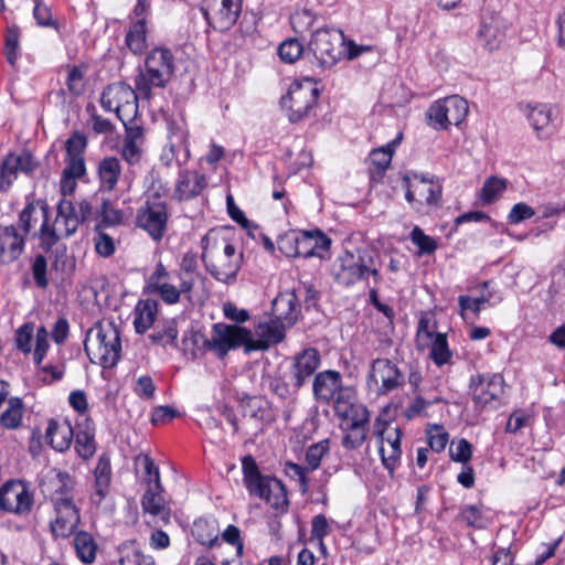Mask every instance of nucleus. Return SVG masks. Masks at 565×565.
I'll list each match as a JSON object with an SVG mask.
<instances>
[{
  "mask_svg": "<svg viewBox=\"0 0 565 565\" xmlns=\"http://www.w3.org/2000/svg\"><path fill=\"white\" fill-rule=\"evenodd\" d=\"M507 25L502 17L497 13H484L477 32L479 44L487 51L498 50L505 39Z\"/></svg>",
  "mask_w": 565,
  "mask_h": 565,
  "instance_id": "20",
  "label": "nucleus"
},
{
  "mask_svg": "<svg viewBox=\"0 0 565 565\" xmlns=\"http://www.w3.org/2000/svg\"><path fill=\"white\" fill-rule=\"evenodd\" d=\"M179 285H173L171 274L162 263L157 264L154 271L149 277L151 290L159 295L167 305H175L182 299L192 302V292L195 285L203 279L198 270L196 257L193 254H185L175 273Z\"/></svg>",
  "mask_w": 565,
  "mask_h": 565,
  "instance_id": "1",
  "label": "nucleus"
},
{
  "mask_svg": "<svg viewBox=\"0 0 565 565\" xmlns=\"http://www.w3.org/2000/svg\"><path fill=\"white\" fill-rule=\"evenodd\" d=\"M182 345L185 353H190L193 359L204 354L205 351H212V340L206 338L199 330L185 332L182 339Z\"/></svg>",
  "mask_w": 565,
  "mask_h": 565,
  "instance_id": "38",
  "label": "nucleus"
},
{
  "mask_svg": "<svg viewBox=\"0 0 565 565\" xmlns=\"http://www.w3.org/2000/svg\"><path fill=\"white\" fill-rule=\"evenodd\" d=\"M94 479L95 481L90 499L94 504L99 505L107 497L111 482V465L110 458L107 454H102L99 456L94 469Z\"/></svg>",
  "mask_w": 565,
  "mask_h": 565,
  "instance_id": "29",
  "label": "nucleus"
},
{
  "mask_svg": "<svg viewBox=\"0 0 565 565\" xmlns=\"http://www.w3.org/2000/svg\"><path fill=\"white\" fill-rule=\"evenodd\" d=\"M243 481L250 495L265 500L271 508L286 511L288 498L285 486L276 478L260 473L253 456L242 459Z\"/></svg>",
  "mask_w": 565,
  "mask_h": 565,
  "instance_id": "4",
  "label": "nucleus"
},
{
  "mask_svg": "<svg viewBox=\"0 0 565 565\" xmlns=\"http://www.w3.org/2000/svg\"><path fill=\"white\" fill-rule=\"evenodd\" d=\"M85 72L81 66H73L66 78L68 92L74 96H79L85 90Z\"/></svg>",
  "mask_w": 565,
  "mask_h": 565,
  "instance_id": "57",
  "label": "nucleus"
},
{
  "mask_svg": "<svg viewBox=\"0 0 565 565\" xmlns=\"http://www.w3.org/2000/svg\"><path fill=\"white\" fill-rule=\"evenodd\" d=\"M39 163L30 152L9 153L0 164V191L7 192L17 180L19 172L30 175Z\"/></svg>",
  "mask_w": 565,
  "mask_h": 565,
  "instance_id": "18",
  "label": "nucleus"
},
{
  "mask_svg": "<svg viewBox=\"0 0 565 565\" xmlns=\"http://www.w3.org/2000/svg\"><path fill=\"white\" fill-rule=\"evenodd\" d=\"M126 46L135 55H140L147 47V19L131 22L125 38Z\"/></svg>",
  "mask_w": 565,
  "mask_h": 565,
  "instance_id": "36",
  "label": "nucleus"
},
{
  "mask_svg": "<svg viewBox=\"0 0 565 565\" xmlns=\"http://www.w3.org/2000/svg\"><path fill=\"white\" fill-rule=\"evenodd\" d=\"M74 433L75 430L70 423L63 422L60 424L51 419L47 424L45 437L52 448L57 451H64L71 446Z\"/></svg>",
  "mask_w": 565,
  "mask_h": 565,
  "instance_id": "33",
  "label": "nucleus"
},
{
  "mask_svg": "<svg viewBox=\"0 0 565 565\" xmlns=\"http://www.w3.org/2000/svg\"><path fill=\"white\" fill-rule=\"evenodd\" d=\"M344 36L335 29L317 30L309 42L316 63L321 68H330L338 63L343 55Z\"/></svg>",
  "mask_w": 565,
  "mask_h": 565,
  "instance_id": "10",
  "label": "nucleus"
},
{
  "mask_svg": "<svg viewBox=\"0 0 565 565\" xmlns=\"http://www.w3.org/2000/svg\"><path fill=\"white\" fill-rule=\"evenodd\" d=\"M437 333L438 332H435V324L430 322V319L427 316H422L418 321L416 333L417 349H427Z\"/></svg>",
  "mask_w": 565,
  "mask_h": 565,
  "instance_id": "51",
  "label": "nucleus"
},
{
  "mask_svg": "<svg viewBox=\"0 0 565 565\" xmlns=\"http://www.w3.org/2000/svg\"><path fill=\"white\" fill-rule=\"evenodd\" d=\"M23 414L22 401L19 397L8 399V407L0 416V423L3 427L15 429L20 426Z\"/></svg>",
  "mask_w": 565,
  "mask_h": 565,
  "instance_id": "46",
  "label": "nucleus"
},
{
  "mask_svg": "<svg viewBox=\"0 0 565 565\" xmlns=\"http://www.w3.org/2000/svg\"><path fill=\"white\" fill-rule=\"evenodd\" d=\"M401 138L402 135H398L397 138L393 140L390 145H387L385 148L372 151V162L382 170L386 169L392 160V154L394 151L393 148L399 142Z\"/></svg>",
  "mask_w": 565,
  "mask_h": 565,
  "instance_id": "58",
  "label": "nucleus"
},
{
  "mask_svg": "<svg viewBox=\"0 0 565 565\" xmlns=\"http://www.w3.org/2000/svg\"><path fill=\"white\" fill-rule=\"evenodd\" d=\"M200 10L211 28L225 32L236 23L242 11V1L203 0Z\"/></svg>",
  "mask_w": 565,
  "mask_h": 565,
  "instance_id": "15",
  "label": "nucleus"
},
{
  "mask_svg": "<svg viewBox=\"0 0 565 565\" xmlns=\"http://www.w3.org/2000/svg\"><path fill=\"white\" fill-rule=\"evenodd\" d=\"M383 466L392 473L399 462L402 449L381 445L379 449Z\"/></svg>",
  "mask_w": 565,
  "mask_h": 565,
  "instance_id": "64",
  "label": "nucleus"
},
{
  "mask_svg": "<svg viewBox=\"0 0 565 565\" xmlns=\"http://www.w3.org/2000/svg\"><path fill=\"white\" fill-rule=\"evenodd\" d=\"M98 178L103 191H113L121 175V163L116 157H105L98 163Z\"/></svg>",
  "mask_w": 565,
  "mask_h": 565,
  "instance_id": "34",
  "label": "nucleus"
},
{
  "mask_svg": "<svg viewBox=\"0 0 565 565\" xmlns=\"http://www.w3.org/2000/svg\"><path fill=\"white\" fill-rule=\"evenodd\" d=\"M23 250L24 237L18 233L15 226H0V258L3 262H13Z\"/></svg>",
  "mask_w": 565,
  "mask_h": 565,
  "instance_id": "30",
  "label": "nucleus"
},
{
  "mask_svg": "<svg viewBox=\"0 0 565 565\" xmlns=\"http://www.w3.org/2000/svg\"><path fill=\"white\" fill-rule=\"evenodd\" d=\"M84 349L92 363L104 369L113 367L120 359L121 342L118 329L108 323L90 328L84 341Z\"/></svg>",
  "mask_w": 565,
  "mask_h": 565,
  "instance_id": "5",
  "label": "nucleus"
},
{
  "mask_svg": "<svg viewBox=\"0 0 565 565\" xmlns=\"http://www.w3.org/2000/svg\"><path fill=\"white\" fill-rule=\"evenodd\" d=\"M342 446L348 450L360 448L366 440L369 428L345 425L342 427Z\"/></svg>",
  "mask_w": 565,
  "mask_h": 565,
  "instance_id": "48",
  "label": "nucleus"
},
{
  "mask_svg": "<svg viewBox=\"0 0 565 565\" xmlns=\"http://www.w3.org/2000/svg\"><path fill=\"white\" fill-rule=\"evenodd\" d=\"M139 96L137 87L134 89L122 82H117L103 90L100 104L105 110L115 111L119 120L126 125V121H131L137 114Z\"/></svg>",
  "mask_w": 565,
  "mask_h": 565,
  "instance_id": "9",
  "label": "nucleus"
},
{
  "mask_svg": "<svg viewBox=\"0 0 565 565\" xmlns=\"http://www.w3.org/2000/svg\"><path fill=\"white\" fill-rule=\"evenodd\" d=\"M157 316V302L141 300L135 308L134 327L137 333H145L154 322Z\"/></svg>",
  "mask_w": 565,
  "mask_h": 565,
  "instance_id": "37",
  "label": "nucleus"
},
{
  "mask_svg": "<svg viewBox=\"0 0 565 565\" xmlns=\"http://www.w3.org/2000/svg\"><path fill=\"white\" fill-rule=\"evenodd\" d=\"M126 121V134L122 142L121 154L129 163L135 164L140 161L142 154V145L145 141L143 128L139 125H128Z\"/></svg>",
  "mask_w": 565,
  "mask_h": 565,
  "instance_id": "31",
  "label": "nucleus"
},
{
  "mask_svg": "<svg viewBox=\"0 0 565 565\" xmlns=\"http://www.w3.org/2000/svg\"><path fill=\"white\" fill-rule=\"evenodd\" d=\"M162 487L156 488V484H150L141 499V507L146 513L159 518L163 524L170 522L171 511L166 504L161 495Z\"/></svg>",
  "mask_w": 565,
  "mask_h": 565,
  "instance_id": "32",
  "label": "nucleus"
},
{
  "mask_svg": "<svg viewBox=\"0 0 565 565\" xmlns=\"http://www.w3.org/2000/svg\"><path fill=\"white\" fill-rule=\"evenodd\" d=\"M178 328L174 319L164 321L161 326H157L149 334V339L153 344L175 347L178 339Z\"/></svg>",
  "mask_w": 565,
  "mask_h": 565,
  "instance_id": "41",
  "label": "nucleus"
},
{
  "mask_svg": "<svg viewBox=\"0 0 565 565\" xmlns=\"http://www.w3.org/2000/svg\"><path fill=\"white\" fill-rule=\"evenodd\" d=\"M52 502L55 499H73L72 491L74 489V480L67 472H56L51 479Z\"/></svg>",
  "mask_w": 565,
  "mask_h": 565,
  "instance_id": "45",
  "label": "nucleus"
},
{
  "mask_svg": "<svg viewBox=\"0 0 565 565\" xmlns=\"http://www.w3.org/2000/svg\"><path fill=\"white\" fill-rule=\"evenodd\" d=\"M470 388L475 403L480 407H486L503 393V379L498 374L477 375L471 377Z\"/></svg>",
  "mask_w": 565,
  "mask_h": 565,
  "instance_id": "21",
  "label": "nucleus"
},
{
  "mask_svg": "<svg viewBox=\"0 0 565 565\" xmlns=\"http://www.w3.org/2000/svg\"><path fill=\"white\" fill-rule=\"evenodd\" d=\"M49 349V332L44 327H41L36 331L35 335V348L33 353L34 363L40 365Z\"/></svg>",
  "mask_w": 565,
  "mask_h": 565,
  "instance_id": "63",
  "label": "nucleus"
},
{
  "mask_svg": "<svg viewBox=\"0 0 565 565\" xmlns=\"http://www.w3.org/2000/svg\"><path fill=\"white\" fill-rule=\"evenodd\" d=\"M403 186L406 190V201L417 212L428 213L440 206L443 186L438 181L419 177L416 173L405 174Z\"/></svg>",
  "mask_w": 565,
  "mask_h": 565,
  "instance_id": "7",
  "label": "nucleus"
},
{
  "mask_svg": "<svg viewBox=\"0 0 565 565\" xmlns=\"http://www.w3.org/2000/svg\"><path fill=\"white\" fill-rule=\"evenodd\" d=\"M47 260L45 256L39 254L32 264V275L38 287L46 288L49 280L46 277Z\"/></svg>",
  "mask_w": 565,
  "mask_h": 565,
  "instance_id": "62",
  "label": "nucleus"
},
{
  "mask_svg": "<svg viewBox=\"0 0 565 565\" xmlns=\"http://www.w3.org/2000/svg\"><path fill=\"white\" fill-rule=\"evenodd\" d=\"M333 277L337 282L343 286H352L359 281L370 286L371 277L375 285L381 280L375 260L372 254L366 250L345 252L344 255L338 257L333 265Z\"/></svg>",
  "mask_w": 565,
  "mask_h": 565,
  "instance_id": "6",
  "label": "nucleus"
},
{
  "mask_svg": "<svg viewBox=\"0 0 565 565\" xmlns=\"http://www.w3.org/2000/svg\"><path fill=\"white\" fill-rule=\"evenodd\" d=\"M19 40L20 33L17 26H10L7 30L6 39H4V55L7 62L11 66H15L18 57H19Z\"/></svg>",
  "mask_w": 565,
  "mask_h": 565,
  "instance_id": "52",
  "label": "nucleus"
},
{
  "mask_svg": "<svg viewBox=\"0 0 565 565\" xmlns=\"http://www.w3.org/2000/svg\"><path fill=\"white\" fill-rule=\"evenodd\" d=\"M505 189L507 181L504 179L491 177L483 183L480 199L484 203L490 204L498 200Z\"/></svg>",
  "mask_w": 565,
  "mask_h": 565,
  "instance_id": "50",
  "label": "nucleus"
},
{
  "mask_svg": "<svg viewBox=\"0 0 565 565\" xmlns=\"http://www.w3.org/2000/svg\"><path fill=\"white\" fill-rule=\"evenodd\" d=\"M75 450L79 457L87 460L96 451L95 434L90 423L86 419L75 428Z\"/></svg>",
  "mask_w": 565,
  "mask_h": 565,
  "instance_id": "35",
  "label": "nucleus"
},
{
  "mask_svg": "<svg viewBox=\"0 0 565 565\" xmlns=\"http://www.w3.org/2000/svg\"><path fill=\"white\" fill-rule=\"evenodd\" d=\"M55 519L51 521V531L54 536L68 537L81 522L79 510L73 499H55Z\"/></svg>",
  "mask_w": 565,
  "mask_h": 565,
  "instance_id": "19",
  "label": "nucleus"
},
{
  "mask_svg": "<svg viewBox=\"0 0 565 565\" xmlns=\"http://www.w3.org/2000/svg\"><path fill=\"white\" fill-rule=\"evenodd\" d=\"M206 186V179L196 171L183 170L175 182L173 199L178 201L191 200L201 194Z\"/></svg>",
  "mask_w": 565,
  "mask_h": 565,
  "instance_id": "28",
  "label": "nucleus"
},
{
  "mask_svg": "<svg viewBox=\"0 0 565 565\" xmlns=\"http://www.w3.org/2000/svg\"><path fill=\"white\" fill-rule=\"evenodd\" d=\"M250 331L236 326L215 323L213 326L212 340V352L218 358H224L230 350L244 347L247 352V345H249Z\"/></svg>",
  "mask_w": 565,
  "mask_h": 565,
  "instance_id": "16",
  "label": "nucleus"
},
{
  "mask_svg": "<svg viewBox=\"0 0 565 565\" xmlns=\"http://www.w3.org/2000/svg\"><path fill=\"white\" fill-rule=\"evenodd\" d=\"M175 71V58L166 47L152 49L145 58V70H140L135 78V86L145 99H150L152 88H164Z\"/></svg>",
  "mask_w": 565,
  "mask_h": 565,
  "instance_id": "3",
  "label": "nucleus"
},
{
  "mask_svg": "<svg viewBox=\"0 0 565 565\" xmlns=\"http://www.w3.org/2000/svg\"><path fill=\"white\" fill-rule=\"evenodd\" d=\"M318 96L317 83L311 78H305L301 82L292 83L280 103L288 119L291 122H297L309 115L317 104Z\"/></svg>",
  "mask_w": 565,
  "mask_h": 565,
  "instance_id": "8",
  "label": "nucleus"
},
{
  "mask_svg": "<svg viewBox=\"0 0 565 565\" xmlns=\"http://www.w3.org/2000/svg\"><path fill=\"white\" fill-rule=\"evenodd\" d=\"M335 415L345 420V425L355 427L370 426V412L361 403H350L344 394H340L334 403Z\"/></svg>",
  "mask_w": 565,
  "mask_h": 565,
  "instance_id": "26",
  "label": "nucleus"
},
{
  "mask_svg": "<svg viewBox=\"0 0 565 565\" xmlns=\"http://www.w3.org/2000/svg\"><path fill=\"white\" fill-rule=\"evenodd\" d=\"M42 210H38V207L33 203H28L25 207L20 212L19 215V226L23 231L24 234L30 233V231L35 226L39 221V216H42Z\"/></svg>",
  "mask_w": 565,
  "mask_h": 565,
  "instance_id": "54",
  "label": "nucleus"
},
{
  "mask_svg": "<svg viewBox=\"0 0 565 565\" xmlns=\"http://www.w3.org/2000/svg\"><path fill=\"white\" fill-rule=\"evenodd\" d=\"M404 382L403 373L392 360L379 358L371 362L366 384L377 395H386Z\"/></svg>",
  "mask_w": 565,
  "mask_h": 565,
  "instance_id": "14",
  "label": "nucleus"
},
{
  "mask_svg": "<svg viewBox=\"0 0 565 565\" xmlns=\"http://www.w3.org/2000/svg\"><path fill=\"white\" fill-rule=\"evenodd\" d=\"M32 505V493L22 481L11 480L0 488V510L23 515L31 511Z\"/></svg>",
  "mask_w": 565,
  "mask_h": 565,
  "instance_id": "17",
  "label": "nucleus"
},
{
  "mask_svg": "<svg viewBox=\"0 0 565 565\" xmlns=\"http://www.w3.org/2000/svg\"><path fill=\"white\" fill-rule=\"evenodd\" d=\"M428 445L431 450L440 452L445 449L448 443V433L440 426H433L427 430Z\"/></svg>",
  "mask_w": 565,
  "mask_h": 565,
  "instance_id": "60",
  "label": "nucleus"
},
{
  "mask_svg": "<svg viewBox=\"0 0 565 565\" xmlns=\"http://www.w3.org/2000/svg\"><path fill=\"white\" fill-rule=\"evenodd\" d=\"M428 348H430L429 358L437 366H443L450 362L452 353L448 348L445 333H437Z\"/></svg>",
  "mask_w": 565,
  "mask_h": 565,
  "instance_id": "44",
  "label": "nucleus"
},
{
  "mask_svg": "<svg viewBox=\"0 0 565 565\" xmlns=\"http://www.w3.org/2000/svg\"><path fill=\"white\" fill-rule=\"evenodd\" d=\"M330 243V238L320 231L292 232L278 239V248L286 256L308 258L315 256L317 250L328 249Z\"/></svg>",
  "mask_w": 565,
  "mask_h": 565,
  "instance_id": "12",
  "label": "nucleus"
},
{
  "mask_svg": "<svg viewBox=\"0 0 565 565\" xmlns=\"http://www.w3.org/2000/svg\"><path fill=\"white\" fill-rule=\"evenodd\" d=\"M299 302L295 289L280 292L271 303L273 318L291 327L298 317Z\"/></svg>",
  "mask_w": 565,
  "mask_h": 565,
  "instance_id": "27",
  "label": "nucleus"
},
{
  "mask_svg": "<svg viewBox=\"0 0 565 565\" xmlns=\"http://www.w3.org/2000/svg\"><path fill=\"white\" fill-rule=\"evenodd\" d=\"M86 147V137L76 131L65 142L66 157H83Z\"/></svg>",
  "mask_w": 565,
  "mask_h": 565,
  "instance_id": "59",
  "label": "nucleus"
},
{
  "mask_svg": "<svg viewBox=\"0 0 565 565\" xmlns=\"http://www.w3.org/2000/svg\"><path fill=\"white\" fill-rule=\"evenodd\" d=\"M468 111V102L458 95H452L433 103L426 115L429 125L441 130L447 129L450 125H460L466 119Z\"/></svg>",
  "mask_w": 565,
  "mask_h": 565,
  "instance_id": "13",
  "label": "nucleus"
},
{
  "mask_svg": "<svg viewBox=\"0 0 565 565\" xmlns=\"http://www.w3.org/2000/svg\"><path fill=\"white\" fill-rule=\"evenodd\" d=\"M43 222L40 227V247L44 252H50L54 245L63 237L62 232L58 231L57 226H51L47 220V213L45 210L42 211Z\"/></svg>",
  "mask_w": 565,
  "mask_h": 565,
  "instance_id": "47",
  "label": "nucleus"
},
{
  "mask_svg": "<svg viewBox=\"0 0 565 565\" xmlns=\"http://www.w3.org/2000/svg\"><path fill=\"white\" fill-rule=\"evenodd\" d=\"M286 324L276 319L269 322H259L255 328L256 339L253 338L250 332L249 345H247V353L252 351H265L270 345L281 342L285 338Z\"/></svg>",
  "mask_w": 565,
  "mask_h": 565,
  "instance_id": "23",
  "label": "nucleus"
},
{
  "mask_svg": "<svg viewBox=\"0 0 565 565\" xmlns=\"http://www.w3.org/2000/svg\"><path fill=\"white\" fill-rule=\"evenodd\" d=\"M202 262L206 271L223 284H233L242 267L243 254L225 238H217L210 231L201 239Z\"/></svg>",
  "mask_w": 565,
  "mask_h": 565,
  "instance_id": "2",
  "label": "nucleus"
},
{
  "mask_svg": "<svg viewBox=\"0 0 565 565\" xmlns=\"http://www.w3.org/2000/svg\"><path fill=\"white\" fill-rule=\"evenodd\" d=\"M33 331L34 327L32 323H24L15 331V348L25 354L32 350Z\"/></svg>",
  "mask_w": 565,
  "mask_h": 565,
  "instance_id": "56",
  "label": "nucleus"
},
{
  "mask_svg": "<svg viewBox=\"0 0 565 565\" xmlns=\"http://www.w3.org/2000/svg\"><path fill=\"white\" fill-rule=\"evenodd\" d=\"M521 109L540 139H547L553 135L555 126L552 107L545 104H526L521 105Z\"/></svg>",
  "mask_w": 565,
  "mask_h": 565,
  "instance_id": "24",
  "label": "nucleus"
},
{
  "mask_svg": "<svg viewBox=\"0 0 565 565\" xmlns=\"http://www.w3.org/2000/svg\"><path fill=\"white\" fill-rule=\"evenodd\" d=\"M168 220L167 203L153 194L138 209L136 225L147 232L154 242H160L167 232Z\"/></svg>",
  "mask_w": 565,
  "mask_h": 565,
  "instance_id": "11",
  "label": "nucleus"
},
{
  "mask_svg": "<svg viewBox=\"0 0 565 565\" xmlns=\"http://www.w3.org/2000/svg\"><path fill=\"white\" fill-rule=\"evenodd\" d=\"M303 52L302 44L297 39H288L278 47V55L285 63H295Z\"/></svg>",
  "mask_w": 565,
  "mask_h": 565,
  "instance_id": "53",
  "label": "nucleus"
},
{
  "mask_svg": "<svg viewBox=\"0 0 565 565\" xmlns=\"http://www.w3.org/2000/svg\"><path fill=\"white\" fill-rule=\"evenodd\" d=\"M450 458L456 462L467 463L472 456L471 445L466 439L452 443L449 449Z\"/></svg>",
  "mask_w": 565,
  "mask_h": 565,
  "instance_id": "61",
  "label": "nucleus"
},
{
  "mask_svg": "<svg viewBox=\"0 0 565 565\" xmlns=\"http://www.w3.org/2000/svg\"><path fill=\"white\" fill-rule=\"evenodd\" d=\"M411 239L414 245L419 249V254H431L436 250L437 244L430 236L426 235L424 231L415 226L411 232Z\"/></svg>",
  "mask_w": 565,
  "mask_h": 565,
  "instance_id": "55",
  "label": "nucleus"
},
{
  "mask_svg": "<svg viewBox=\"0 0 565 565\" xmlns=\"http://www.w3.org/2000/svg\"><path fill=\"white\" fill-rule=\"evenodd\" d=\"M192 534L202 545L212 546L218 539V530L215 526V521H209L206 519H199L193 523Z\"/></svg>",
  "mask_w": 565,
  "mask_h": 565,
  "instance_id": "43",
  "label": "nucleus"
},
{
  "mask_svg": "<svg viewBox=\"0 0 565 565\" xmlns=\"http://www.w3.org/2000/svg\"><path fill=\"white\" fill-rule=\"evenodd\" d=\"M329 439H322L307 448L305 460L309 471H315L320 467L322 458L329 452Z\"/></svg>",
  "mask_w": 565,
  "mask_h": 565,
  "instance_id": "49",
  "label": "nucleus"
},
{
  "mask_svg": "<svg viewBox=\"0 0 565 565\" xmlns=\"http://www.w3.org/2000/svg\"><path fill=\"white\" fill-rule=\"evenodd\" d=\"M170 143L163 149L161 160L169 164L175 157V152L185 145L186 132L175 122H169Z\"/></svg>",
  "mask_w": 565,
  "mask_h": 565,
  "instance_id": "42",
  "label": "nucleus"
},
{
  "mask_svg": "<svg viewBox=\"0 0 565 565\" xmlns=\"http://www.w3.org/2000/svg\"><path fill=\"white\" fill-rule=\"evenodd\" d=\"M341 387L342 380L338 371L326 370L313 377V397L320 403H330L334 397L337 398L340 394H343Z\"/></svg>",
  "mask_w": 565,
  "mask_h": 565,
  "instance_id": "25",
  "label": "nucleus"
},
{
  "mask_svg": "<svg viewBox=\"0 0 565 565\" xmlns=\"http://www.w3.org/2000/svg\"><path fill=\"white\" fill-rule=\"evenodd\" d=\"M74 548L77 557L85 564H90L95 561L97 554V544L94 537L85 532L79 531L74 536Z\"/></svg>",
  "mask_w": 565,
  "mask_h": 565,
  "instance_id": "39",
  "label": "nucleus"
},
{
  "mask_svg": "<svg viewBox=\"0 0 565 565\" xmlns=\"http://www.w3.org/2000/svg\"><path fill=\"white\" fill-rule=\"evenodd\" d=\"M320 365V353L315 348L303 349L294 356L290 369L292 386L296 391L302 387Z\"/></svg>",
  "mask_w": 565,
  "mask_h": 565,
  "instance_id": "22",
  "label": "nucleus"
},
{
  "mask_svg": "<svg viewBox=\"0 0 565 565\" xmlns=\"http://www.w3.org/2000/svg\"><path fill=\"white\" fill-rule=\"evenodd\" d=\"M374 434L379 437L381 445L401 448L402 430L398 426H393L392 423L377 418L374 424Z\"/></svg>",
  "mask_w": 565,
  "mask_h": 565,
  "instance_id": "40",
  "label": "nucleus"
}]
</instances>
